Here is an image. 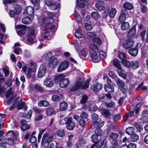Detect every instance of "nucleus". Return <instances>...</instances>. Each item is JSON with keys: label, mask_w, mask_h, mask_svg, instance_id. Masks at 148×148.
Masks as SVG:
<instances>
[{"label": "nucleus", "mask_w": 148, "mask_h": 148, "mask_svg": "<svg viewBox=\"0 0 148 148\" xmlns=\"http://www.w3.org/2000/svg\"><path fill=\"white\" fill-rule=\"evenodd\" d=\"M27 40L30 44L33 43V39L36 36V34L35 33V30L33 29H31L29 31L27 35Z\"/></svg>", "instance_id": "nucleus-9"}, {"label": "nucleus", "mask_w": 148, "mask_h": 148, "mask_svg": "<svg viewBox=\"0 0 148 148\" xmlns=\"http://www.w3.org/2000/svg\"><path fill=\"white\" fill-rule=\"evenodd\" d=\"M96 8L100 11L104 10L106 8L105 3L103 1H99L95 4Z\"/></svg>", "instance_id": "nucleus-14"}, {"label": "nucleus", "mask_w": 148, "mask_h": 148, "mask_svg": "<svg viewBox=\"0 0 148 148\" xmlns=\"http://www.w3.org/2000/svg\"><path fill=\"white\" fill-rule=\"evenodd\" d=\"M3 71L5 75V76H8L9 75V70L8 69V67H3Z\"/></svg>", "instance_id": "nucleus-56"}, {"label": "nucleus", "mask_w": 148, "mask_h": 148, "mask_svg": "<svg viewBox=\"0 0 148 148\" xmlns=\"http://www.w3.org/2000/svg\"><path fill=\"white\" fill-rule=\"evenodd\" d=\"M106 106L104 104H102L100 106V109L101 111L102 115L105 117L108 118L110 117L111 114L109 110L105 108Z\"/></svg>", "instance_id": "nucleus-8"}, {"label": "nucleus", "mask_w": 148, "mask_h": 148, "mask_svg": "<svg viewBox=\"0 0 148 148\" xmlns=\"http://www.w3.org/2000/svg\"><path fill=\"white\" fill-rule=\"evenodd\" d=\"M118 134L117 133H112L110 136V139L111 140H116L118 138Z\"/></svg>", "instance_id": "nucleus-44"}, {"label": "nucleus", "mask_w": 148, "mask_h": 148, "mask_svg": "<svg viewBox=\"0 0 148 148\" xmlns=\"http://www.w3.org/2000/svg\"><path fill=\"white\" fill-rule=\"evenodd\" d=\"M84 81V78H78L76 81L75 84L72 87L71 89L73 90H76L80 88L82 89H84L87 88L89 86V82L90 81V79H87L85 83H83Z\"/></svg>", "instance_id": "nucleus-2"}, {"label": "nucleus", "mask_w": 148, "mask_h": 148, "mask_svg": "<svg viewBox=\"0 0 148 148\" xmlns=\"http://www.w3.org/2000/svg\"><path fill=\"white\" fill-rule=\"evenodd\" d=\"M139 65V64L138 62L136 61H135L131 62V66L133 69H135L137 68L138 67Z\"/></svg>", "instance_id": "nucleus-54"}, {"label": "nucleus", "mask_w": 148, "mask_h": 148, "mask_svg": "<svg viewBox=\"0 0 148 148\" xmlns=\"http://www.w3.org/2000/svg\"><path fill=\"white\" fill-rule=\"evenodd\" d=\"M91 16L92 18L95 19H97L99 17V14L96 12H93L91 13Z\"/></svg>", "instance_id": "nucleus-49"}, {"label": "nucleus", "mask_w": 148, "mask_h": 148, "mask_svg": "<svg viewBox=\"0 0 148 148\" xmlns=\"http://www.w3.org/2000/svg\"><path fill=\"white\" fill-rule=\"evenodd\" d=\"M122 63L125 67L128 68L131 66V63L128 61L126 60V59L122 61Z\"/></svg>", "instance_id": "nucleus-48"}, {"label": "nucleus", "mask_w": 148, "mask_h": 148, "mask_svg": "<svg viewBox=\"0 0 148 148\" xmlns=\"http://www.w3.org/2000/svg\"><path fill=\"white\" fill-rule=\"evenodd\" d=\"M134 129L132 127H129L126 129V132L127 134L130 135L134 132Z\"/></svg>", "instance_id": "nucleus-45"}, {"label": "nucleus", "mask_w": 148, "mask_h": 148, "mask_svg": "<svg viewBox=\"0 0 148 148\" xmlns=\"http://www.w3.org/2000/svg\"><path fill=\"white\" fill-rule=\"evenodd\" d=\"M93 44L98 47L100 46L101 43V40L98 38H95L93 39Z\"/></svg>", "instance_id": "nucleus-41"}, {"label": "nucleus", "mask_w": 148, "mask_h": 148, "mask_svg": "<svg viewBox=\"0 0 148 148\" xmlns=\"http://www.w3.org/2000/svg\"><path fill=\"white\" fill-rule=\"evenodd\" d=\"M66 124V127L69 130H72L74 127L75 124L73 121V119L71 117L66 118L64 119Z\"/></svg>", "instance_id": "nucleus-6"}, {"label": "nucleus", "mask_w": 148, "mask_h": 148, "mask_svg": "<svg viewBox=\"0 0 148 148\" xmlns=\"http://www.w3.org/2000/svg\"><path fill=\"white\" fill-rule=\"evenodd\" d=\"M123 7L125 9L128 10H131L133 8L132 5L129 3H124Z\"/></svg>", "instance_id": "nucleus-43"}, {"label": "nucleus", "mask_w": 148, "mask_h": 148, "mask_svg": "<svg viewBox=\"0 0 148 148\" xmlns=\"http://www.w3.org/2000/svg\"><path fill=\"white\" fill-rule=\"evenodd\" d=\"M53 139V136L48 133H45L43 135L41 142V145L47 148Z\"/></svg>", "instance_id": "nucleus-4"}, {"label": "nucleus", "mask_w": 148, "mask_h": 148, "mask_svg": "<svg viewBox=\"0 0 148 148\" xmlns=\"http://www.w3.org/2000/svg\"><path fill=\"white\" fill-rule=\"evenodd\" d=\"M116 82L118 85L121 88V90L123 93L126 91V89L124 88V83L122 80L119 78H116Z\"/></svg>", "instance_id": "nucleus-17"}, {"label": "nucleus", "mask_w": 148, "mask_h": 148, "mask_svg": "<svg viewBox=\"0 0 148 148\" xmlns=\"http://www.w3.org/2000/svg\"><path fill=\"white\" fill-rule=\"evenodd\" d=\"M51 99L54 101H58L59 100L60 97L57 95H53L51 97Z\"/></svg>", "instance_id": "nucleus-64"}, {"label": "nucleus", "mask_w": 148, "mask_h": 148, "mask_svg": "<svg viewBox=\"0 0 148 148\" xmlns=\"http://www.w3.org/2000/svg\"><path fill=\"white\" fill-rule=\"evenodd\" d=\"M91 116L92 119L93 120V121H97L98 119H100L98 118V114L95 113L93 114Z\"/></svg>", "instance_id": "nucleus-62"}, {"label": "nucleus", "mask_w": 148, "mask_h": 148, "mask_svg": "<svg viewBox=\"0 0 148 148\" xmlns=\"http://www.w3.org/2000/svg\"><path fill=\"white\" fill-rule=\"evenodd\" d=\"M75 35L76 37L78 38H81L82 37V35L80 31L77 29L75 30Z\"/></svg>", "instance_id": "nucleus-47"}, {"label": "nucleus", "mask_w": 148, "mask_h": 148, "mask_svg": "<svg viewBox=\"0 0 148 148\" xmlns=\"http://www.w3.org/2000/svg\"><path fill=\"white\" fill-rule=\"evenodd\" d=\"M53 2L54 0H46L45 3L51 10H55L59 7L60 5L58 3Z\"/></svg>", "instance_id": "nucleus-7"}, {"label": "nucleus", "mask_w": 148, "mask_h": 148, "mask_svg": "<svg viewBox=\"0 0 148 148\" xmlns=\"http://www.w3.org/2000/svg\"><path fill=\"white\" fill-rule=\"evenodd\" d=\"M138 52V49L137 48H134L130 49L128 51L129 54L134 56H136Z\"/></svg>", "instance_id": "nucleus-27"}, {"label": "nucleus", "mask_w": 148, "mask_h": 148, "mask_svg": "<svg viewBox=\"0 0 148 148\" xmlns=\"http://www.w3.org/2000/svg\"><path fill=\"white\" fill-rule=\"evenodd\" d=\"M55 110L51 108H49L46 110V114L48 116L52 115L55 113Z\"/></svg>", "instance_id": "nucleus-38"}, {"label": "nucleus", "mask_w": 148, "mask_h": 148, "mask_svg": "<svg viewBox=\"0 0 148 148\" xmlns=\"http://www.w3.org/2000/svg\"><path fill=\"white\" fill-rule=\"evenodd\" d=\"M46 72V70L45 66L43 64L41 65L39 69L38 73V77L41 78L45 75Z\"/></svg>", "instance_id": "nucleus-11"}, {"label": "nucleus", "mask_w": 148, "mask_h": 148, "mask_svg": "<svg viewBox=\"0 0 148 148\" xmlns=\"http://www.w3.org/2000/svg\"><path fill=\"white\" fill-rule=\"evenodd\" d=\"M130 25L129 23L124 22L123 23L121 26V28L123 30H126L130 27Z\"/></svg>", "instance_id": "nucleus-36"}, {"label": "nucleus", "mask_w": 148, "mask_h": 148, "mask_svg": "<svg viewBox=\"0 0 148 148\" xmlns=\"http://www.w3.org/2000/svg\"><path fill=\"white\" fill-rule=\"evenodd\" d=\"M136 32V27L133 26L128 33V36L129 37L133 36Z\"/></svg>", "instance_id": "nucleus-34"}, {"label": "nucleus", "mask_w": 148, "mask_h": 148, "mask_svg": "<svg viewBox=\"0 0 148 148\" xmlns=\"http://www.w3.org/2000/svg\"><path fill=\"white\" fill-rule=\"evenodd\" d=\"M109 8L106 9L103 13L102 14V17L103 18H106L109 13Z\"/></svg>", "instance_id": "nucleus-59"}, {"label": "nucleus", "mask_w": 148, "mask_h": 148, "mask_svg": "<svg viewBox=\"0 0 148 148\" xmlns=\"http://www.w3.org/2000/svg\"><path fill=\"white\" fill-rule=\"evenodd\" d=\"M115 85L112 84L109 86L106 85H105L104 88L105 91L108 93L112 92L114 91V86Z\"/></svg>", "instance_id": "nucleus-22"}, {"label": "nucleus", "mask_w": 148, "mask_h": 148, "mask_svg": "<svg viewBox=\"0 0 148 148\" xmlns=\"http://www.w3.org/2000/svg\"><path fill=\"white\" fill-rule=\"evenodd\" d=\"M134 125L135 126L136 128L139 131H141L143 129V127L140 125L138 123H134Z\"/></svg>", "instance_id": "nucleus-52"}, {"label": "nucleus", "mask_w": 148, "mask_h": 148, "mask_svg": "<svg viewBox=\"0 0 148 148\" xmlns=\"http://www.w3.org/2000/svg\"><path fill=\"white\" fill-rule=\"evenodd\" d=\"M97 52L90 53V57L93 62L95 63H97L99 62L100 59L97 54Z\"/></svg>", "instance_id": "nucleus-26"}, {"label": "nucleus", "mask_w": 148, "mask_h": 148, "mask_svg": "<svg viewBox=\"0 0 148 148\" xmlns=\"http://www.w3.org/2000/svg\"><path fill=\"white\" fill-rule=\"evenodd\" d=\"M13 8L16 14H18L21 11V9L20 6L17 4H15L13 7Z\"/></svg>", "instance_id": "nucleus-35"}, {"label": "nucleus", "mask_w": 148, "mask_h": 148, "mask_svg": "<svg viewBox=\"0 0 148 148\" xmlns=\"http://www.w3.org/2000/svg\"><path fill=\"white\" fill-rule=\"evenodd\" d=\"M12 95V89L10 88L6 91L5 96L7 98H9Z\"/></svg>", "instance_id": "nucleus-51"}, {"label": "nucleus", "mask_w": 148, "mask_h": 148, "mask_svg": "<svg viewBox=\"0 0 148 148\" xmlns=\"http://www.w3.org/2000/svg\"><path fill=\"white\" fill-rule=\"evenodd\" d=\"M119 58L122 61L126 59L125 54L123 52H121L119 54Z\"/></svg>", "instance_id": "nucleus-53"}, {"label": "nucleus", "mask_w": 148, "mask_h": 148, "mask_svg": "<svg viewBox=\"0 0 148 148\" xmlns=\"http://www.w3.org/2000/svg\"><path fill=\"white\" fill-rule=\"evenodd\" d=\"M44 37L45 38H47L49 35L50 32L49 29L45 27V29L42 31Z\"/></svg>", "instance_id": "nucleus-40"}, {"label": "nucleus", "mask_w": 148, "mask_h": 148, "mask_svg": "<svg viewBox=\"0 0 148 148\" xmlns=\"http://www.w3.org/2000/svg\"><path fill=\"white\" fill-rule=\"evenodd\" d=\"M102 85L101 84L97 83L92 86V88L95 91L99 92L102 88Z\"/></svg>", "instance_id": "nucleus-25"}, {"label": "nucleus", "mask_w": 148, "mask_h": 148, "mask_svg": "<svg viewBox=\"0 0 148 148\" xmlns=\"http://www.w3.org/2000/svg\"><path fill=\"white\" fill-rule=\"evenodd\" d=\"M134 41L131 38L127 40L122 45L123 47L125 49H128L134 45Z\"/></svg>", "instance_id": "nucleus-10"}, {"label": "nucleus", "mask_w": 148, "mask_h": 148, "mask_svg": "<svg viewBox=\"0 0 148 148\" xmlns=\"http://www.w3.org/2000/svg\"><path fill=\"white\" fill-rule=\"evenodd\" d=\"M14 140L12 138H4L2 140L3 143L4 144H7L10 145H12L14 143Z\"/></svg>", "instance_id": "nucleus-20"}, {"label": "nucleus", "mask_w": 148, "mask_h": 148, "mask_svg": "<svg viewBox=\"0 0 148 148\" xmlns=\"http://www.w3.org/2000/svg\"><path fill=\"white\" fill-rule=\"evenodd\" d=\"M88 97L86 95H84L83 96L81 101L80 102V103L82 104H84L87 101Z\"/></svg>", "instance_id": "nucleus-58"}, {"label": "nucleus", "mask_w": 148, "mask_h": 148, "mask_svg": "<svg viewBox=\"0 0 148 148\" xmlns=\"http://www.w3.org/2000/svg\"><path fill=\"white\" fill-rule=\"evenodd\" d=\"M57 135L60 137H63L64 135V133L63 130H58L57 132Z\"/></svg>", "instance_id": "nucleus-57"}, {"label": "nucleus", "mask_w": 148, "mask_h": 148, "mask_svg": "<svg viewBox=\"0 0 148 148\" xmlns=\"http://www.w3.org/2000/svg\"><path fill=\"white\" fill-rule=\"evenodd\" d=\"M36 69V68H33L32 69L31 68H28L27 75L28 77L30 78L31 77L34 76Z\"/></svg>", "instance_id": "nucleus-24"}, {"label": "nucleus", "mask_w": 148, "mask_h": 148, "mask_svg": "<svg viewBox=\"0 0 148 148\" xmlns=\"http://www.w3.org/2000/svg\"><path fill=\"white\" fill-rule=\"evenodd\" d=\"M27 123V122L24 120H21V123L22 125L21 127V129L22 130L24 131L29 129V127L26 124Z\"/></svg>", "instance_id": "nucleus-28"}, {"label": "nucleus", "mask_w": 148, "mask_h": 148, "mask_svg": "<svg viewBox=\"0 0 148 148\" xmlns=\"http://www.w3.org/2000/svg\"><path fill=\"white\" fill-rule=\"evenodd\" d=\"M16 28L17 29H21L17 32V34L19 35H22L25 32V29H26V26L24 25H19L16 26Z\"/></svg>", "instance_id": "nucleus-15"}, {"label": "nucleus", "mask_w": 148, "mask_h": 148, "mask_svg": "<svg viewBox=\"0 0 148 148\" xmlns=\"http://www.w3.org/2000/svg\"><path fill=\"white\" fill-rule=\"evenodd\" d=\"M5 79V77L0 74V95L3 92L5 91V86H1V81H3Z\"/></svg>", "instance_id": "nucleus-31"}, {"label": "nucleus", "mask_w": 148, "mask_h": 148, "mask_svg": "<svg viewBox=\"0 0 148 148\" xmlns=\"http://www.w3.org/2000/svg\"><path fill=\"white\" fill-rule=\"evenodd\" d=\"M113 64L114 66L117 68V71L119 75L123 78H125L126 76V73L122 69L119 61L115 60L114 61Z\"/></svg>", "instance_id": "nucleus-5"}, {"label": "nucleus", "mask_w": 148, "mask_h": 148, "mask_svg": "<svg viewBox=\"0 0 148 148\" xmlns=\"http://www.w3.org/2000/svg\"><path fill=\"white\" fill-rule=\"evenodd\" d=\"M97 136L96 134H93L91 138L92 141L93 143H95L97 142L98 140Z\"/></svg>", "instance_id": "nucleus-60"}, {"label": "nucleus", "mask_w": 148, "mask_h": 148, "mask_svg": "<svg viewBox=\"0 0 148 148\" xmlns=\"http://www.w3.org/2000/svg\"><path fill=\"white\" fill-rule=\"evenodd\" d=\"M68 107V104L66 102H62L60 104L59 110L61 111H64Z\"/></svg>", "instance_id": "nucleus-30"}, {"label": "nucleus", "mask_w": 148, "mask_h": 148, "mask_svg": "<svg viewBox=\"0 0 148 148\" xmlns=\"http://www.w3.org/2000/svg\"><path fill=\"white\" fill-rule=\"evenodd\" d=\"M26 11L27 14L30 16H34V9L31 6H28L26 8Z\"/></svg>", "instance_id": "nucleus-32"}, {"label": "nucleus", "mask_w": 148, "mask_h": 148, "mask_svg": "<svg viewBox=\"0 0 148 148\" xmlns=\"http://www.w3.org/2000/svg\"><path fill=\"white\" fill-rule=\"evenodd\" d=\"M107 142L104 137H101L97 143L96 144L98 148H100L103 145L105 146L107 144Z\"/></svg>", "instance_id": "nucleus-19"}, {"label": "nucleus", "mask_w": 148, "mask_h": 148, "mask_svg": "<svg viewBox=\"0 0 148 148\" xmlns=\"http://www.w3.org/2000/svg\"><path fill=\"white\" fill-rule=\"evenodd\" d=\"M45 129H43L40 130V131L38 136V140L39 141L41 139L42 135L43 133L45 131Z\"/></svg>", "instance_id": "nucleus-55"}, {"label": "nucleus", "mask_w": 148, "mask_h": 148, "mask_svg": "<svg viewBox=\"0 0 148 148\" xmlns=\"http://www.w3.org/2000/svg\"><path fill=\"white\" fill-rule=\"evenodd\" d=\"M97 46H96L94 44H90V53L94 52H97L99 51Z\"/></svg>", "instance_id": "nucleus-29"}, {"label": "nucleus", "mask_w": 148, "mask_h": 148, "mask_svg": "<svg viewBox=\"0 0 148 148\" xmlns=\"http://www.w3.org/2000/svg\"><path fill=\"white\" fill-rule=\"evenodd\" d=\"M65 75L63 74H61L56 76L53 79L55 83L59 82L60 86L62 88H66L69 83V80L65 78Z\"/></svg>", "instance_id": "nucleus-1"}, {"label": "nucleus", "mask_w": 148, "mask_h": 148, "mask_svg": "<svg viewBox=\"0 0 148 148\" xmlns=\"http://www.w3.org/2000/svg\"><path fill=\"white\" fill-rule=\"evenodd\" d=\"M43 84L47 87L51 88L54 85V83L52 80L49 78H47L43 82Z\"/></svg>", "instance_id": "nucleus-16"}, {"label": "nucleus", "mask_w": 148, "mask_h": 148, "mask_svg": "<svg viewBox=\"0 0 148 148\" xmlns=\"http://www.w3.org/2000/svg\"><path fill=\"white\" fill-rule=\"evenodd\" d=\"M69 65L68 62L67 61H64L61 63L59 65L57 71L58 72H61L66 69Z\"/></svg>", "instance_id": "nucleus-12"}, {"label": "nucleus", "mask_w": 148, "mask_h": 148, "mask_svg": "<svg viewBox=\"0 0 148 148\" xmlns=\"http://www.w3.org/2000/svg\"><path fill=\"white\" fill-rule=\"evenodd\" d=\"M127 14V12L125 9H123L121 12L120 15L118 19L119 21L123 22L126 19V15Z\"/></svg>", "instance_id": "nucleus-13"}, {"label": "nucleus", "mask_w": 148, "mask_h": 148, "mask_svg": "<svg viewBox=\"0 0 148 148\" xmlns=\"http://www.w3.org/2000/svg\"><path fill=\"white\" fill-rule=\"evenodd\" d=\"M99 55L100 58L101 59H104L106 57V53L104 51H99Z\"/></svg>", "instance_id": "nucleus-50"}, {"label": "nucleus", "mask_w": 148, "mask_h": 148, "mask_svg": "<svg viewBox=\"0 0 148 148\" xmlns=\"http://www.w3.org/2000/svg\"><path fill=\"white\" fill-rule=\"evenodd\" d=\"M34 18V16H32L30 17H25L22 19V22L25 24H28L31 23L32 20Z\"/></svg>", "instance_id": "nucleus-21"}, {"label": "nucleus", "mask_w": 148, "mask_h": 148, "mask_svg": "<svg viewBox=\"0 0 148 148\" xmlns=\"http://www.w3.org/2000/svg\"><path fill=\"white\" fill-rule=\"evenodd\" d=\"M32 2L33 3L34 7L36 10L38 9L40 5V0H31Z\"/></svg>", "instance_id": "nucleus-39"}, {"label": "nucleus", "mask_w": 148, "mask_h": 148, "mask_svg": "<svg viewBox=\"0 0 148 148\" xmlns=\"http://www.w3.org/2000/svg\"><path fill=\"white\" fill-rule=\"evenodd\" d=\"M104 121H101V119H98L97 121L93 122V124L95 128L101 127L104 125Z\"/></svg>", "instance_id": "nucleus-18"}, {"label": "nucleus", "mask_w": 148, "mask_h": 148, "mask_svg": "<svg viewBox=\"0 0 148 148\" xmlns=\"http://www.w3.org/2000/svg\"><path fill=\"white\" fill-rule=\"evenodd\" d=\"M53 55L51 52L45 53L43 55V58L46 60H50L52 58Z\"/></svg>", "instance_id": "nucleus-37"}, {"label": "nucleus", "mask_w": 148, "mask_h": 148, "mask_svg": "<svg viewBox=\"0 0 148 148\" xmlns=\"http://www.w3.org/2000/svg\"><path fill=\"white\" fill-rule=\"evenodd\" d=\"M49 103L47 101L43 100L40 101L38 103V105L41 106H49Z\"/></svg>", "instance_id": "nucleus-42"}, {"label": "nucleus", "mask_w": 148, "mask_h": 148, "mask_svg": "<svg viewBox=\"0 0 148 148\" xmlns=\"http://www.w3.org/2000/svg\"><path fill=\"white\" fill-rule=\"evenodd\" d=\"M116 13V9L112 8L110 10L109 9V11L108 13L109 16L110 18H113L115 16Z\"/></svg>", "instance_id": "nucleus-33"}, {"label": "nucleus", "mask_w": 148, "mask_h": 148, "mask_svg": "<svg viewBox=\"0 0 148 148\" xmlns=\"http://www.w3.org/2000/svg\"><path fill=\"white\" fill-rule=\"evenodd\" d=\"M141 106V104L140 103H138L136 105L135 108L136 114H137L138 113L139 108H140Z\"/></svg>", "instance_id": "nucleus-63"}, {"label": "nucleus", "mask_w": 148, "mask_h": 148, "mask_svg": "<svg viewBox=\"0 0 148 148\" xmlns=\"http://www.w3.org/2000/svg\"><path fill=\"white\" fill-rule=\"evenodd\" d=\"M85 27L88 30H90L92 28V26L91 24L87 23H85Z\"/></svg>", "instance_id": "nucleus-61"}, {"label": "nucleus", "mask_w": 148, "mask_h": 148, "mask_svg": "<svg viewBox=\"0 0 148 148\" xmlns=\"http://www.w3.org/2000/svg\"><path fill=\"white\" fill-rule=\"evenodd\" d=\"M53 16V14L51 12L48 13V16L45 17L42 19V23L46 25L45 27L49 29V31L50 30H53L55 28V26L54 25H52L51 26V25L52 23L54 20L52 18Z\"/></svg>", "instance_id": "nucleus-3"}, {"label": "nucleus", "mask_w": 148, "mask_h": 148, "mask_svg": "<svg viewBox=\"0 0 148 148\" xmlns=\"http://www.w3.org/2000/svg\"><path fill=\"white\" fill-rule=\"evenodd\" d=\"M88 0H77L76 6L83 8L85 7L86 4L85 2H87Z\"/></svg>", "instance_id": "nucleus-23"}, {"label": "nucleus", "mask_w": 148, "mask_h": 148, "mask_svg": "<svg viewBox=\"0 0 148 148\" xmlns=\"http://www.w3.org/2000/svg\"><path fill=\"white\" fill-rule=\"evenodd\" d=\"M139 139V136L136 134H134L132 135L131 140L132 142H135Z\"/></svg>", "instance_id": "nucleus-46"}]
</instances>
